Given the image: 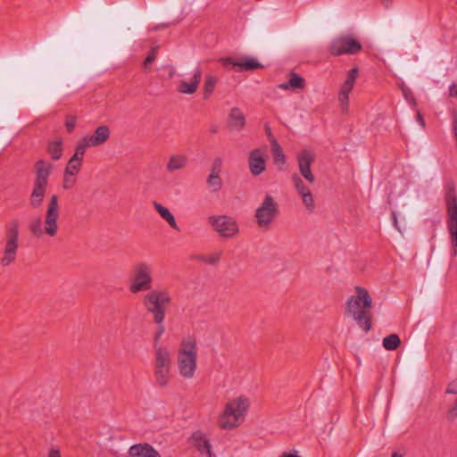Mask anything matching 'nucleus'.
Segmentation results:
<instances>
[{
    "label": "nucleus",
    "instance_id": "nucleus-37",
    "mask_svg": "<svg viewBox=\"0 0 457 457\" xmlns=\"http://www.w3.org/2000/svg\"><path fill=\"white\" fill-rule=\"evenodd\" d=\"M402 92L404 99L409 103V104L416 106L417 102L412 91L407 87H402Z\"/></svg>",
    "mask_w": 457,
    "mask_h": 457
},
{
    "label": "nucleus",
    "instance_id": "nucleus-6",
    "mask_svg": "<svg viewBox=\"0 0 457 457\" xmlns=\"http://www.w3.org/2000/svg\"><path fill=\"white\" fill-rule=\"evenodd\" d=\"M153 285V264L145 261L135 262L129 276V291L131 294L145 292L150 290Z\"/></svg>",
    "mask_w": 457,
    "mask_h": 457
},
{
    "label": "nucleus",
    "instance_id": "nucleus-31",
    "mask_svg": "<svg viewBox=\"0 0 457 457\" xmlns=\"http://www.w3.org/2000/svg\"><path fill=\"white\" fill-rule=\"evenodd\" d=\"M383 347L387 351L396 350L401 345V339L398 335L391 334L383 338Z\"/></svg>",
    "mask_w": 457,
    "mask_h": 457
},
{
    "label": "nucleus",
    "instance_id": "nucleus-42",
    "mask_svg": "<svg viewBox=\"0 0 457 457\" xmlns=\"http://www.w3.org/2000/svg\"><path fill=\"white\" fill-rule=\"evenodd\" d=\"M445 394L457 395V378L450 381L445 389Z\"/></svg>",
    "mask_w": 457,
    "mask_h": 457
},
{
    "label": "nucleus",
    "instance_id": "nucleus-21",
    "mask_svg": "<svg viewBox=\"0 0 457 457\" xmlns=\"http://www.w3.org/2000/svg\"><path fill=\"white\" fill-rule=\"evenodd\" d=\"M245 124V117L243 112L237 108L234 107L230 110L228 120V126L231 130H241Z\"/></svg>",
    "mask_w": 457,
    "mask_h": 457
},
{
    "label": "nucleus",
    "instance_id": "nucleus-49",
    "mask_svg": "<svg viewBox=\"0 0 457 457\" xmlns=\"http://www.w3.org/2000/svg\"><path fill=\"white\" fill-rule=\"evenodd\" d=\"M287 457H301V456L296 455V454L292 453H287Z\"/></svg>",
    "mask_w": 457,
    "mask_h": 457
},
{
    "label": "nucleus",
    "instance_id": "nucleus-51",
    "mask_svg": "<svg viewBox=\"0 0 457 457\" xmlns=\"http://www.w3.org/2000/svg\"><path fill=\"white\" fill-rule=\"evenodd\" d=\"M279 457H286V453H283Z\"/></svg>",
    "mask_w": 457,
    "mask_h": 457
},
{
    "label": "nucleus",
    "instance_id": "nucleus-25",
    "mask_svg": "<svg viewBox=\"0 0 457 457\" xmlns=\"http://www.w3.org/2000/svg\"><path fill=\"white\" fill-rule=\"evenodd\" d=\"M270 152L272 154L273 161L275 164H277L278 166H282L285 162L283 149L281 148V146L278 145V141L275 138L270 137Z\"/></svg>",
    "mask_w": 457,
    "mask_h": 457
},
{
    "label": "nucleus",
    "instance_id": "nucleus-50",
    "mask_svg": "<svg viewBox=\"0 0 457 457\" xmlns=\"http://www.w3.org/2000/svg\"><path fill=\"white\" fill-rule=\"evenodd\" d=\"M279 87L286 89V83H282L279 85Z\"/></svg>",
    "mask_w": 457,
    "mask_h": 457
},
{
    "label": "nucleus",
    "instance_id": "nucleus-45",
    "mask_svg": "<svg viewBox=\"0 0 457 457\" xmlns=\"http://www.w3.org/2000/svg\"><path fill=\"white\" fill-rule=\"evenodd\" d=\"M391 216H392V220H393V223H394L395 228L399 232H401L402 230H401L400 227H399V225H398V220H397V215H396L395 212H392V214H391Z\"/></svg>",
    "mask_w": 457,
    "mask_h": 457
},
{
    "label": "nucleus",
    "instance_id": "nucleus-20",
    "mask_svg": "<svg viewBox=\"0 0 457 457\" xmlns=\"http://www.w3.org/2000/svg\"><path fill=\"white\" fill-rule=\"evenodd\" d=\"M129 457H162L157 450H155L151 445L136 444L129 449Z\"/></svg>",
    "mask_w": 457,
    "mask_h": 457
},
{
    "label": "nucleus",
    "instance_id": "nucleus-33",
    "mask_svg": "<svg viewBox=\"0 0 457 457\" xmlns=\"http://www.w3.org/2000/svg\"><path fill=\"white\" fill-rule=\"evenodd\" d=\"M48 153L53 160H59L62 154V140H54L50 142L48 145Z\"/></svg>",
    "mask_w": 457,
    "mask_h": 457
},
{
    "label": "nucleus",
    "instance_id": "nucleus-2",
    "mask_svg": "<svg viewBox=\"0 0 457 457\" xmlns=\"http://www.w3.org/2000/svg\"><path fill=\"white\" fill-rule=\"evenodd\" d=\"M356 295L349 297L346 303V312L353 317L360 328L365 332L371 328L370 308L372 298L367 289L356 287Z\"/></svg>",
    "mask_w": 457,
    "mask_h": 457
},
{
    "label": "nucleus",
    "instance_id": "nucleus-10",
    "mask_svg": "<svg viewBox=\"0 0 457 457\" xmlns=\"http://www.w3.org/2000/svg\"><path fill=\"white\" fill-rule=\"evenodd\" d=\"M447 228L452 245L453 256H457V198L454 193L447 195Z\"/></svg>",
    "mask_w": 457,
    "mask_h": 457
},
{
    "label": "nucleus",
    "instance_id": "nucleus-23",
    "mask_svg": "<svg viewBox=\"0 0 457 457\" xmlns=\"http://www.w3.org/2000/svg\"><path fill=\"white\" fill-rule=\"evenodd\" d=\"M153 206L154 207L155 211L158 212L160 217L163 220H165L170 225V227L171 228H173L177 231L180 230L174 215L170 212V211L167 207L163 206L162 204H161L160 203H158L156 201H154L153 203Z\"/></svg>",
    "mask_w": 457,
    "mask_h": 457
},
{
    "label": "nucleus",
    "instance_id": "nucleus-7",
    "mask_svg": "<svg viewBox=\"0 0 457 457\" xmlns=\"http://www.w3.org/2000/svg\"><path fill=\"white\" fill-rule=\"evenodd\" d=\"M52 164L39 160L35 164L36 178L33 189L30 195V204L32 207H39L43 203L48 186V178L52 170Z\"/></svg>",
    "mask_w": 457,
    "mask_h": 457
},
{
    "label": "nucleus",
    "instance_id": "nucleus-15",
    "mask_svg": "<svg viewBox=\"0 0 457 457\" xmlns=\"http://www.w3.org/2000/svg\"><path fill=\"white\" fill-rule=\"evenodd\" d=\"M357 68L351 69L338 93V102L343 112H347L349 108V94L352 92L358 77Z\"/></svg>",
    "mask_w": 457,
    "mask_h": 457
},
{
    "label": "nucleus",
    "instance_id": "nucleus-27",
    "mask_svg": "<svg viewBox=\"0 0 457 457\" xmlns=\"http://www.w3.org/2000/svg\"><path fill=\"white\" fill-rule=\"evenodd\" d=\"M193 439L195 441V447L201 453H206L211 457V445L209 441L204 436V435L200 432L195 433L193 435Z\"/></svg>",
    "mask_w": 457,
    "mask_h": 457
},
{
    "label": "nucleus",
    "instance_id": "nucleus-32",
    "mask_svg": "<svg viewBox=\"0 0 457 457\" xmlns=\"http://www.w3.org/2000/svg\"><path fill=\"white\" fill-rule=\"evenodd\" d=\"M88 147H93V146L91 145H89L88 140L87 139L86 137H84L78 142V144L75 147V153L71 156V158H77L79 161L83 162V157H84L85 152H86L87 148H88Z\"/></svg>",
    "mask_w": 457,
    "mask_h": 457
},
{
    "label": "nucleus",
    "instance_id": "nucleus-44",
    "mask_svg": "<svg viewBox=\"0 0 457 457\" xmlns=\"http://www.w3.org/2000/svg\"><path fill=\"white\" fill-rule=\"evenodd\" d=\"M449 95L453 97L457 96V85L454 82L449 86Z\"/></svg>",
    "mask_w": 457,
    "mask_h": 457
},
{
    "label": "nucleus",
    "instance_id": "nucleus-18",
    "mask_svg": "<svg viewBox=\"0 0 457 457\" xmlns=\"http://www.w3.org/2000/svg\"><path fill=\"white\" fill-rule=\"evenodd\" d=\"M202 79V70L195 67L192 71V77L187 79H181L177 86V91L183 95L195 94L199 87Z\"/></svg>",
    "mask_w": 457,
    "mask_h": 457
},
{
    "label": "nucleus",
    "instance_id": "nucleus-46",
    "mask_svg": "<svg viewBox=\"0 0 457 457\" xmlns=\"http://www.w3.org/2000/svg\"><path fill=\"white\" fill-rule=\"evenodd\" d=\"M416 120H417L418 123L422 128H425V120H424V118H423V116L421 115V113L420 112H417Z\"/></svg>",
    "mask_w": 457,
    "mask_h": 457
},
{
    "label": "nucleus",
    "instance_id": "nucleus-36",
    "mask_svg": "<svg viewBox=\"0 0 457 457\" xmlns=\"http://www.w3.org/2000/svg\"><path fill=\"white\" fill-rule=\"evenodd\" d=\"M78 182V178L71 175L63 174L62 187L64 190L72 189Z\"/></svg>",
    "mask_w": 457,
    "mask_h": 457
},
{
    "label": "nucleus",
    "instance_id": "nucleus-9",
    "mask_svg": "<svg viewBox=\"0 0 457 457\" xmlns=\"http://www.w3.org/2000/svg\"><path fill=\"white\" fill-rule=\"evenodd\" d=\"M361 44L352 35L345 34L335 37L329 46L331 54L338 56L343 54H355L361 50Z\"/></svg>",
    "mask_w": 457,
    "mask_h": 457
},
{
    "label": "nucleus",
    "instance_id": "nucleus-17",
    "mask_svg": "<svg viewBox=\"0 0 457 457\" xmlns=\"http://www.w3.org/2000/svg\"><path fill=\"white\" fill-rule=\"evenodd\" d=\"M315 154L310 149H303L297 154V162L301 175L309 184L315 182V177L312 174L310 166L314 161Z\"/></svg>",
    "mask_w": 457,
    "mask_h": 457
},
{
    "label": "nucleus",
    "instance_id": "nucleus-1",
    "mask_svg": "<svg viewBox=\"0 0 457 457\" xmlns=\"http://www.w3.org/2000/svg\"><path fill=\"white\" fill-rule=\"evenodd\" d=\"M251 407L250 398L239 395L229 398L218 415V425L222 430H232L242 426Z\"/></svg>",
    "mask_w": 457,
    "mask_h": 457
},
{
    "label": "nucleus",
    "instance_id": "nucleus-14",
    "mask_svg": "<svg viewBox=\"0 0 457 457\" xmlns=\"http://www.w3.org/2000/svg\"><path fill=\"white\" fill-rule=\"evenodd\" d=\"M60 216V209H59V202L58 196L56 195H53L50 197V201L47 204L46 212L45 216V225L46 235L53 237L56 236L58 232V223L57 220Z\"/></svg>",
    "mask_w": 457,
    "mask_h": 457
},
{
    "label": "nucleus",
    "instance_id": "nucleus-11",
    "mask_svg": "<svg viewBox=\"0 0 457 457\" xmlns=\"http://www.w3.org/2000/svg\"><path fill=\"white\" fill-rule=\"evenodd\" d=\"M219 62L224 68L231 67L237 72L254 71L263 67L258 59L249 55L220 58Z\"/></svg>",
    "mask_w": 457,
    "mask_h": 457
},
{
    "label": "nucleus",
    "instance_id": "nucleus-12",
    "mask_svg": "<svg viewBox=\"0 0 457 457\" xmlns=\"http://www.w3.org/2000/svg\"><path fill=\"white\" fill-rule=\"evenodd\" d=\"M278 214V203L271 195H267L262 205L257 208L255 217L261 228H267Z\"/></svg>",
    "mask_w": 457,
    "mask_h": 457
},
{
    "label": "nucleus",
    "instance_id": "nucleus-34",
    "mask_svg": "<svg viewBox=\"0 0 457 457\" xmlns=\"http://www.w3.org/2000/svg\"><path fill=\"white\" fill-rule=\"evenodd\" d=\"M207 184L211 188L212 192H218L222 186V181L220 177V174L216 172H211L207 179Z\"/></svg>",
    "mask_w": 457,
    "mask_h": 457
},
{
    "label": "nucleus",
    "instance_id": "nucleus-28",
    "mask_svg": "<svg viewBox=\"0 0 457 457\" xmlns=\"http://www.w3.org/2000/svg\"><path fill=\"white\" fill-rule=\"evenodd\" d=\"M29 228L31 234L36 237H41L46 235L45 222H43L40 218L31 220Z\"/></svg>",
    "mask_w": 457,
    "mask_h": 457
},
{
    "label": "nucleus",
    "instance_id": "nucleus-13",
    "mask_svg": "<svg viewBox=\"0 0 457 457\" xmlns=\"http://www.w3.org/2000/svg\"><path fill=\"white\" fill-rule=\"evenodd\" d=\"M209 223L222 237H232L238 232V226L235 219L227 215L211 216Z\"/></svg>",
    "mask_w": 457,
    "mask_h": 457
},
{
    "label": "nucleus",
    "instance_id": "nucleus-29",
    "mask_svg": "<svg viewBox=\"0 0 457 457\" xmlns=\"http://www.w3.org/2000/svg\"><path fill=\"white\" fill-rule=\"evenodd\" d=\"M217 79L215 76L208 74L205 76L204 83L203 87L204 98L208 99L213 93Z\"/></svg>",
    "mask_w": 457,
    "mask_h": 457
},
{
    "label": "nucleus",
    "instance_id": "nucleus-16",
    "mask_svg": "<svg viewBox=\"0 0 457 457\" xmlns=\"http://www.w3.org/2000/svg\"><path fill=\"white\" fill-rule=\"evenodd\" d=\"M292 182L297 194L301 196L307 212L313 213L315 211V203L310 187L297 174L292 176Z\"/></svg>",
    "mask_w": 457,
    "mask_h": 457
},
{
    "label": "nucleus",
    "instance_id": "nucleus-22",
    "mask_svg": "<svg viewBox=\"0 0 457 457\" xmlns=\"http://www.w3.org/2000/svg\"><path fill=\"white\" fill-rule=\"evenodd\" d=\"M86 137L93 147L99 146L110 137V129L107 126H99L91 136Z\"/></svg>",
    "mask_w": 457,
    "mask_h": 457
},
{
    "label": "nucleus",
    "instance_id": "nucleus-26",
    "mask_svg": "<svg viewBox=\"0 0 457 457\" xmlns=\"http://www.w3.org/2000/svg\"><path fill=\"white\" fill-rule=\"evenodd\" d=\"M306 86V82L303 77L291 71L287 78V89L293 90H303Z\"/></svg>",
    "mask_w": 457,
    "mask_h": 457
},
{
    "label": "nucleus",
    "instance_id": "nucleus-40",
    "mask_svg": "<svg viewBox=\"0 0 457 457\" xmlns=\"http://www.w3.org/2000/svg\"><path fill=\"white\" fill-rule=\"evenodd\" d=\"M77 119L73 115H69L65 119V127L69 132H72L76 127Z\"/></svg>",
    "mask_w": 457,
    "mask_h": 457
},
{
    "label": "nucleus",
    "instance_id": "nucleus-30",
    "mask_svg": "<svg viewBox=\"0 0 457 457\" xmlns=\"http://www.w3.org/2000/svg\"><path fill=\"white\" fill-rule=\"evenodd\" d=\"M81 167L82 162L79 161L77 158L71 157L64 168L63 174L78 177Z\"/></svg>",
    "mask_w": 457,
    "mask_h": 457
},
{
    "label": "nucleus",
    "instance_id": "nucleus-4",
    "mask_svg": "<svg viewBox=\"0 0 457 457\" xmlns=\"http://www.w3.org/2000/svg\"><path fill=\"white\" fill-rule=\"evenodd\" d=\"M142 297V303L145 310L153 315L154 323L163 322L166 314V306L171 303V296L167 289H154L145 291Z\"/></svg>",
    "mask_w": 457,
    "mask_h": 457
},
{
    "label": "nucleus",
    "instance_id": "nucleus-43",
    "mask_svg": "<svg viewBox=\"0 0 457 457\" xmlns=\"http://www.w3.org/2000/svg\"><path fill=\"white\" fill-rule=\"evenodd\" d=\"M221 164H222L221 159L220 158H216L213 161V164H212V171L211 172H216V173L220 174Z\"/></svg>",
    "mask_w": 457,
    "mask_h": 457
},
{
    "label": "nucleus",
    "instance_id": "nucleus-8",
    "mask_svg": "<svg viewBox=\"0 0 457 457\" xmlns=\"http://www.w3.org/2000/svg\"><path fill=\"white\" fill-rule=\"evenodd\" d=\"M171 352L168 347H160L154 351V376L156 384L167 387L171 379Z\"/></svg>",
    "mask_w": 457,
    "mask_h": 457
},
{
    "label": "nucleus",
    "instance_id": "nucleus-5",
    "mask_svg": "<svg viewBox=\"0 0 457 457\" xmlns=\"http://www.w3.org/2000/svg\"><path fill=\"white\" fill-rule=\"evenodd\" d=\"M20 247V221L12 219L5 224V235L3 244L0 264L8 267L17 260Z\"/></svg>",
    "mask_w": 457,
    "mask_h": 457
},
{
    "label": "nucleus",
    "instance_id": "nucleus-24",
    "mask_svg": "<svg viewBox=\"0 0 457 457\" xmlns=\"http://www.w3.org/2000/svg\"><path fill=\"white\" fill-rule=\"evenodd\" d=\"M187 164V157L184 154L171 155L166 164L169 172H174L184 169Z\"/></svg>",
    "mask_w": 457,
    "mask_h": 457
},
{
    "label": "nucleus",
    "instance_id": "nucleus-38",
    "mask_svg": "<svg viewBox=\"0 0 457 457\" xmlns=\"http://www.w3.org/2000/svg\"><path fill=\"white\" fill-rule=\"evenodd\" d=\"M220 258V253H213L209 255H202L199 257V260H201L204 262L210 263V264H214L217 262H219Z\"/></svg>",
    "mask_w": 457,
    "mask_h": 457
},
{
    "label": "nucleus",
    "instance_id": "nucleus-41",
    "mask_svg": "<svg viewBox=\"0 0 457 457\" xmlns=\"http://www.w3.org/2000/svg\"><path fill=\"white\" fill-rule=\"evenodd\" d=\"M156 58V53H155V50L153 49L146 56L145 62H144V68L145 70H149L150 67H151V64L152 62L155 60Z\"/></svg>",
    "mask_w": 457,
    "mask_h": 457
},
{
    "label": "nucleus",
    "instance_id": "nucleus-47",
    "mask_svg": "<svg viewBox=\"0 0 457 457\" xmlns=\"http://www.w3.org/2000/svg\"><path fill=\"white\" fill-rule=\"evenodd\" d=\"M48 457H61V453L58 449L52 448L49 451Z\"/></svg>",
    "mask_w": 457,
    "mask_h": 457
},
{
    "label": "nucleus",
    "instance_id": "nucleus-39",
    "mask_svg": "<svg viewBox=\"0 0 457 457\" xmlns=\"http://www.w3.org/2000/svg\"><path fill=\"white\" fill-rule=\"evenodd\" d=\"M447 420L453 421L457 419V399L455 400L453 406H451L445 414Z\"/></svg>",
    "mask_w": 457,
    "mask_h": 457
},
{
    "label": "nucleus",
    "instance_id": "nucleus-35",
    "mask_svg": "<svg viewBox=\"0 0 457 457\" xmlns=\"http://www.w3.org/2000/svg\"><path fill=\"white\" fill-rule=\"evenodd\" d=\"M158 325V328L155 331V334H154V343H153V346H154V351H157L158 348L160 347H166L165 345H163L162 344H161V338L165 331V328L163 326V322H161V323H156Z\"/></svg>",
    "mask_w": 457,
    "mask_h": 457
},
{
    "label": "nucleus",
    "instance_id": "nucleus-48",
    "mask_svg": "<svg viewBox=\"0 0 457 457\" xmlns=\"http://www.w3.org/2000/svg\"><path fill=\"white\" fill-rule=\"evenodd\" d=\"M391 457H403V454L398 453H394Z\"/></svg>",
    "mask_w": 457,
    "mask_h": 457
},
{
    "label": "nucleus",
    "instance_id": "nucleus-3",
    "mask_svg": "<svg viewBox=\"0 0 457 457\" xmlns=\"http://www.w3.org/2000/svg\"><path fill=\"white\" fill-rule=\"evenodd\" d=\"M197 344L192 336L184 337L177 354L178 370L184 379L195 378L197 370Z\"/></svg>",
    "mask_w": 457,
    "mask_h": 457
},
{
    "label": "nucleus",
    "instance_id": "nucleus-19",
    "mask_svg": "<svg viewBox=\"0 0 457 457\" xmlns=\"http://www.w3.org/2000/svg\"><path fill=\"white\" fill-rule=\"evenodd\" d=\"M249 169L253 175H260L266 167L265 153L262 149H254L249 154Z\"/></svg>",
    "mask_w": 457,
    "mask_h": 457
}]
</instances>
